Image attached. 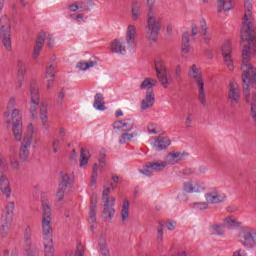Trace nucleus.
Masks as SVG:
<instances>
[{
	"label": "nucleus",
	"mask_w": 256,
	"mask_h": 256,
	"mask_svg": "<svg viewBox=\"0 0 256 256\" xmlns=\"http://www.w3.org/2000/svg\"><path fill=\"white\" fill-rule=\"evenodd\" d=\"M181 51L184 53V55H187V53L191 52V44H182Z\"/></svg>",
	"instance_id": "13d9d810"
},
{
	"label": "nucleus",
	"mask_w": 256,
	"mask_h": 256,
	"mask_svg": "<svg viewBox=\"0 0 256 256\" xmlns=\"http://www.w3.org/2000/svg\"><path fill=\"white\" fill-rule=\"evenodd\" d=\"M97 65V62L89 61V62H78L76 67L80 71H87V69H91V67H95Z\"/></svg>",
	"instance_id": "c9c22d12"
},
{
	"label": "nucleus",
	"mask_w": 256,
	"mask_h": 256,
	"mask_svg": "<svg viewBox=\"0 0 256 256\" xmlns=\"http://www.w3.org/2000/svg\"><path fill=\"white\" fill-rule=\"evenodd\" d=\"M225 226L223 224H213L211 226L212 235H217L218 237H221L225 235Z\"/></svg>",
	"instance_id": "f704fd0d"
},
{
	"label": "nucleus",
	"mask_w": 256,
	"mask_h": 256,
	"mask_svg": "<svg viewBox=\"0 0 256 256\" xmlns=\"http://www.w3.org/2000/svg\"><path fill=\"white\" fill-rule=\"evenodd\" d=\"M241 243L245 249H255L256 231L251 227L244 228Z\"/></svg>",
	"instance_id": "1a4fd4ad"
},
{
	"label": "nucleus",
	"mask_w": 256,
	"mask_h": 256,
	"mask_svg": "<svg viewBox=\"0 0 256 256\" xmlns=\"http://www.w3.org/2000/svg\"><path fill=\"white\" fill-rule=\"evenodd\" d=\"M183 191L184 193H202V191H205V185L199 183L195 180H190L188 182H185L183 184Z\"/></svg>",
	"instance_id": "6ab92c4d"
},
{
	"label": "nucleus",
	"mask_w": 256,
	"mask_h": 256,
	"mask_svg": "<svg viewBox=\"0 0 256 256\" xmlns=\"http://www.w3.org/2000/svg\"><path fill=\"white\" fill-rule=\"evenodd\" d=\"M115 201H117V199L112 197V202H102V219L105 223H111V221H113V217H115Z\"/></svg>",
	"instance_id": "9b49d317"
},
{
	"label": "nucleus",
	"mask_w": 256,
	"mask_h": 256,
	"mask_svg": "<svg viewBox=\"0 0 256 256\" xmlns=\"http://www.w3.org/2000/svg\"><path fill=\"white\" fill-rule=\"evenodd\" d=\"M99 173V166L94 164L92 168V183H97V175Z\"/></svg>",
	"instance_id": "49530a36"
},
{
	"label": "nucleus",
	"mask_w": 256,
	"mask_h": 256,
	"mask_svg": "<svg viewBox=\"0 0 256 256\" xmlns=\"http://www.w3.org/2000/svg\"><path fill=\"white\" fill-rule=\"evenodd\" d=\"M44 37L50 49H52V47H55V38H53V35L49 33H44Z\"/></svg>",
	"instance_id": "37998d69"
},
{
	"label": "nucleus",
	"mask_w": 256,
	"mask_h": 256,
	"mask_svg": "<svg viewBox=\"0 0 256 256\" xmlns=\"http://www.w3.org/2000/svg\"><path fill=\"white\" fill-rule=\"evenodd\" d=\"M149 135H163L165 132H162L161 130H157V129H149L148 130Z\"/></svg>",
	"instance_id": "69168bd1"
},
{
	"label": "nucleus",
	"mask_w": 256,
	"mask_h": 256,
	"mask_svg": "<svg viewBox=\"0 0 256 256\" xmlns=\"http://www.w3.org/2000/svg\"><path fill=\"white\" fill-rule=\"evenodd\" d=\"M231 41H226L222 46V55L224 57V63L229 69V71H233L235 66L233 65V59L231 58L232 53Z\"/></svg>",
	"instance_id": "f3484780"
},
{
	"label": "nucleus",
	"mask_w": 256,
	"mask_h": 256,
	"mask_svg": "<svg viewBox=\"0 0 256 256\" xmlns=\"http://www.w3.org/2000/svg\"><path fill=\"white\" fill-rule=\"evenodd\" d=\"M109 195H111V188H104L102 192V203L113 202V198L109 197Z\"/></svg>",
	"instance_id": "ea45409f"
},
{
	"label": "nucleus",
	"mask_w": 256,
	"mask_h": 256,
	"mask_svg": "<svg viewBox=\"0 0 256 256\" xmlns=\"http://www.w3.org/2000/svg\"><path fill=\"white\" fill-rule=\"evenodd\" d=\"M43 47L42 46H34V50H33V54H32V58L33 59H39V55H41V51H42Z\"/></svg>",
	"instance_id": "de8ad7c7"
},
{
	"label": "nucleus",
	"mask_w": 256,
	"mask_h": 256,
	"mask_svg": "<svg viewBox=\"0 0 256 256\" xmlns=\"http://www.w3.org/2000/svg\"><path fill=\"white\" fill-rule=\"evenodd\" d=\"M0 41L5 51H13V43L11 42V19L7 14L0 18Z\"/></svg>",
	"instance_id": "20e7f679"
},
{
	"label": "nucleus",
	"mask_w": 256,
	"mask_h": 256,
	"mask_svg": "<svg viewBox=\"0 0 256 256\" xmlns=\"http://www.w3.org/2000/svg\"><path fill=\"white\" fill-rule=\"evenodd\" d=\"M93 5H95L93 0H84V2H80V9H82V11H89Z\"/></svg>",
	"instance_id": "79ce46f5"
},
{
	"label": "nucleus",
	"mask_w": 256,
	"mask_h": 256,
	"mask_svg": "<svg viewBox=\"0 0 256 256\" xmlns=\"http://www.w3.org/2000/svg\"><path fill=\"white\" fill-rule=\"evenodd\" d=\"M25 75H27V63L23 60L17 61V87L21 89L25 83Z\"/></svg>",
	"instance_id": "a211bd4d"
},
{
	"label": "nucleus",
	"mask_w": 256,
	"mask_h": 256,
	"mask_svg": "<svg viewBox=\"0 0 256 256\" xmlns=\"http://www.w3.org/2000/svg\"><path fill=\"white\" fill-rule=\"evenodd\" d=\"M131 207V202L129 200L125 199L122 203L120 216L122 219V223H127L129 221V209Z\"/></svg>",
	"instance_id": "cd10ccee"
},
{
	"label": "nucleus",
	"mask_w": 256,
	"mask_h": 256,
	"mask_svg": "<svg viewBox=\"0 0 256 256\" xmlns=\"http://www.w3.org/2000/svg\"><path fill=\"white\" fill-rule=\"evenodd\" d=\"M156 76L164 89L169 87V78L167 77V67L165 66V60L156 58L154 61Z\"/></svg>",
	"instance_id": "0eeeda50"
},
{
	"label": "nucleus",
	"mask_w": 256,
	"mask_h": 256,
	"mask_svg": "<svg viewBox=\"0 0 256 256\" xmlns=\"http://www.w3.org/2000/svg\"><path fill=\"white\" fill-rule=\"evenodd\" d=\"M0 191L6 199L11 198V182L9 181V178L5 176L3 171H0Z\"/></svg>",
	"instance_id": "aec40b11"
},
{
	"label": "nucleus",
	"mask_w": 256,
	"mask_h": 256,
	"mask_svg": "<svg viewBox=\"0 0 256 256\" xmlns=\"http://www.w3.org/2000/svg\"><path fill=\"white\" fill-rule=\"evenodd\" d=\"M10 165H11L12 169H15L16 171H19V169L21 167L19 164V161L16 159H10Z\"/></svg>",
	"instance_id": "6e6d98bb"
},
{
	"label": "nucleus",
	"mask_w": 256,
	"mask_h": 256,
	"mask_svg": "<svg viewBox=\"0 0 256 256\" xmlns=\"http://www.w3.org/2000/svg\"><path fill=\"white\" fill-rule=\"evenodd\" d=\"M188 75L190 79H193L196 84L197 97L200 105L202 107H208L209 104L207 103V90H205V80H203V72L201 71V68L193 64L190 67Z\"/></svg>",
	"instance_id": "7ed1b4c3"
},
{
	"label": "nucleus",
	"mask_w": 256,
	"mask_h": 256,
	"mask_svg": "<svg viewBox=\"0 0 256 256\" xmlns=\"http://www.w3.org/2000/svg\"><path fill=\"white\" fill-rule=\"evenodd\" d=\"M192 209H195L196 211H205L206 209H209V204L206 202H194L192 203Z\"/></svg>",
	"instance_id": "58836bf2"
},
{
	"label": "nucleus",
	"mask_w": 256,
	"mask_h": 256,
	"mask_svg": "<svg viewBox=\"0 0 256 256\" xmlns=\"http://www.w3.org/2000/svg\"><path fill=\"white\" fill-rule=\"evenodd\" d=\"M233 9V1L231 0H218V13L221 11H225V13H229Z\"/></svg>",
	"instance_id": "c756f323"
},
{
	"label": "nucleus",
	"mask_w": 256,
	"mask_h": 256,
	"mask_svg": "<svg viewBox=\"0 0 256 256\" xmlns=\"http://www.w3.org/2000/svg\"><path fill=\"white\" fill-rule=\"evenodd\" d=\"M135 121L131 118L116 121L113 124V129H134Z\"/></svg>",
	"instance_id": "393cba45"
},
{
	"label": "nucleus",
	"mask_w": 256,
	"mask_h": 256,
	"mask_svg": "<svg viewBox=\"0 0 256 256\" xmlns=\"http://www.w3.org/2000/svg\"><path fill=\"white\" fill-rule=\"evenodd\" d=\"M32 236H33V230L31 229V226H27L24 230V244H23L25 256H37V254H35V252L31 250L33 247V243L31 241Z\"/></svg>",
	"instance_id": "4468645a"
},
{
	"label": "nucleus",
	"mask_w": 256,
	"mask_h": 256,
	"mask_svg": "<svg viewBox=\"0 0 256 256\" xmlns=\"http://www.w3.org/2000/svg\"><path fill=\"white\" fill-rule=\"evenodd\" d=\"M41 101V96L39 95V85L37 81L32 80L30 83V113L32 119H37L39 112H37V105Z\"/></svg>",
	"instance_id": "423d86ee"
},
{
	"label": "nucleus",
	"mask_w": 256,
	"mask_h": 256,
	"mask_svg": "<svg viewBox=\"0 0 256 256\" xmlns=\"http://www.w3.org/2000/svg\"><path fill=\"white\" fill-rule=\"evenodd\" d=\"M228 99L233 105H237V103L241 101V89L239 88V84L235 80L229 82Z\"/></svg>",
	"instance_id": "f8f14e48"
},
{
	"label": "nucleus",
	"mask_w": 256,
	"mask_h": 256,
	"mask_svg": "<svg viewBox=\"0 0 256 256\" xmlns=\"http://www.w3.org/2000/svg\"><path fill=\"white\" fill-rule=\"evenodd\" d=\"M137 26L129 24L126 29L125 42L128 45V49H135L137 47Z\"/></svg>",
	"instance_id": "2eb2a0df"
},
{
	"label": "nucleus",
	"mask_w": 256,
	"mask_h": 256,
	"mask_svg": "<svg viewBox=\"0 0 256 256\" xmlns=\"http://www.w3.org/2000/svg\"><path fill=\"white\" fill-rule=\"evenodd\" d=\"M49 110L47 103H42L40 105V120L43 127H49Z\"/></svg>",
	"instance_id": "a878e982"
},
{
	"label": "nucleus",
	"mask_w": 256,
	"mask_h": 256,
	"mask_svg": "<svg viewBox=\"0 0 256 256\" xmlns=\"http://www.w3.org/2000/svg\"><path fill=\"white\" fill-rule=\"evenodd\" d=\"M13 135L15 141H21V139H23V129H14Z\"/></svg>",
	"instance_id": "a18cd8bd"
},
{
	"label": "nucleus",
	"mask_w": 256,
	"mask_h": 256,
	"mask_svg": "<svg viewBox=\"0 0 256 256\" xmlns=\"http://www.w3.org/2000/svg\"><path fill=\"white\" fill-rule=\"evenodd\" d=\"M97 221V201H91L90 212H89V223H95Z\"/></svg>",
	"instance_id": "473e14b6"
},
{
	"label": "nucleus",
	"mask_w": 256,
	"mask_h": 256,
	"mask_svg": "<svg viewBox=\"0 0 256 256\" xmlns=\"http://www.w3.org/2000/svg\"><path fill=\"white\" fill-rule=\"evenodd\" d=\"M157 0H146L148 5L147 19H146V35L149 41L156 43L159 39V33H161V27H163V18L159 14V11L155 10V2Z\"/></svg>",
	"instance_id": "f03ea898"
},
{
	"label": "nucleus",
	"mask_w": 256,
	"mask_h": 256,
	"mask_svg": "<svg viewBox=\"0 0 256 256\" xmlns=\"http://www.w3.org/2000/svg\"><path fill=\"white\" fill-rule=\"evenodd\" d=\"M191 40L189 39V32H184L182 35V44H190Z\"/></svg>",
	"instance_id": "052dcab7"
},
{
	"label": "nucleus",
	"mask_w": 256,
	"mask_h": 256,
	"mask_svg": "<svg viewBox=\"0 0 256 256\" xmlns=\"http://www.w3.org/2000/svg\"><path fill=\"white\" fill-rule=\"evenodd\" d=\"M166 227H167L168 231H173V230H175V227H177V223L168 222V223H166Z\"/></svg>",
	"instance_id": "0e129e2a"
},
{
	"label": "nucleus",
	"mask_w": 256,
	"mask_h": 256,
	"mask_svg": "<svg viewBox=\"0 0 256 256\" xmlns=\"http://www.w3.org/2000/svg\"><path fill=\"white\" fill-rule=\"evenodd\" d=\"M98 247L102 256H109V249H107V240L101 236L98 238Z\"/></svg>",
	"instance_id": "2f4dec72"
},
{
	"label": "nucleus",
	"mask_w": 256,
	"mask_h": 256,
	"mask_svg": "<svg viewBox=\"0 0 256 256\" xmlns=\"http://www.w3.org/2000/svg\"><path fill=\"white\" fill-rule=\"evenodd\" d=\"M134 137H137V133H123L119 138V143L121 145H125V143H129V141H133Z\"/></svg>",
	"instance_id": "72a5a7b5"
},
{
	"label": "nucleus",
	"mask_w": 256,
	"mask_h": 256,
	"mask_svg": "<svg viewBox=\"0 0 256 256\" xmlns=\"http://www.w3.org/2000/svg\"><path fill=\"white\" fill-rule=\"evenodd\" d=\"M8 127L11 129H21L23 127V115L21 110L14 109L11 114V119H6Z\"/></svg>",
	"instance_id": "dca6fc26"
},
{
	"label": "nucleus",
	"mask_w": 256,
	"mask_h": 256,
	"mask_svg": "<svg viewBox=\"0 0 256 256\" xmlns=\"http://www.w3.org/2000/svg\"><path fill=\"white\" fill-rule=\"evenodd\" d=\"M93 107L94 109H97V111H105L107 109L105 106V97H103V94L97 93L94 96Z\"/></svg>",
	"instance_id": "bb28decb"
},
{
	"label": "nucleus",
	"mask_w": 256,
	"mask_h": 256,
	"mask_svg": "<svg viewBox=\"0 0 256 256\" xmlns=\"http://www.w3.org/2000/svg\"><path fill=\"white\" fill-rule=\"evenodd\" d=\"M33 143V130H27L24 133V139L20 147V159L21 161H27L29 159V153L31 149V144Z\"/></svg>",
	"instance_id": "6e6552de"
},
{
	"label": "nucleus",
	"mask_w": 256,
	"mask_h": 256,
	"mask_svg": "<svg viewBox=\"0 0 256 256\" xmlns=\"http://www.w3.org/2000/svg\"><path fill=\"white\" fill-rule=\"evenodd\" d=\"M140 173H142V175H146V177H149V175L153 173V169L151 168V165H146L140 170Z\"/></svg>",
	"instance_id": "09e8293b"
},
{
	"label": "nucleus",
	"mask_w": 256,
	"mask_h": 256,
	"mask_svg": "<svg viewBox=\"0 0 256 256\" xmlns=\"http://www.w3.org/2000/svg\"><path fill=\"white\" fill-rule=\"evenodd\" d=\"M171 145V140L167 137L159 136L154 139L153 147L155 151H163V149H167Z\"/></svg>",
	"instance_id": "5701e85b"
},
{
	"label": "nucleus",
	"mask_w": 256,
	"mask_h": 256,
	"mask_svg": "<svg viewBox=\"0 0 256 256\" xmlns=\"http://www.w3.org/2000/svg\"><path fill=\"white\" fill-rule=\"evenodd\" d=\"M153 105H155V92H146V96L140 104V109L147 111V109H151Z\"/></svg>",
	"instance_id": "4be33fe9"
},
{
	"label": "nucleus",
	"mask_w": 256,
	"mask_h": 256,
	"mask_svg": "<svg viewBox=\"0 0 256 256\" xmlns=\"http://www.w3.org/2000/svg\"><path fill=\"white\" fill-rule=\"evenodd\" d=\"M0 167L3 171H7L9 169V164L3 158V155L0 153Z\"/></svg>",
	"instance_id": "864d4df0"
},
{
	"label": "nucleus",
	"mask_w": 256,
	"mask_h": 256,
	"mask_svg": "<svg viewBox=\"0 0 256 256\" xmlns=\"http://www.w3.org/2000/svg\"><path fill=\"white\" fill-rule=\"evenodd\" d=\"M60 147H61V141L55 140L52 143V151H53V153H59Z\"/></svg>",
	"instance_id": "5fc2aeb1"
},
{
	"label": "nucleus",
	"mask_w": 256,
	"mask_h": 256,
	"mask_svg": "<svg viewBox=\"0 0 256 256\" xmlns=\"http://www.w3.org/2000/svg\"><path fill=\"white\" fill-rule=\"evenodd\" d=\"M14 107H17V99H15V97H11L8 100L7 109H14Z\"/></svg>",
	"instance_id": "603ef678"
},
{
	"label": "nucleus",
	"mask_w": 256,
	"mask_h": 256,
	"mask_svg": "<svg viewBox=\"0 0 256 256\" xmlns=\"http://www.w3.org/2000/svg\"><path fill=\"white\" fill-rule=\"evenodd\" d=\"M42 239L44 256H55L53 228H51V205L47 202L42 203Z\"/></svg>",
	"instance_id": "f257e3e1"
},
{
	"label": "nucleus",
	"mask_w": 256,
	"mask_h": 256,
	"mask_svg": "<svg viewBox=\"0 0 256 256\" xmlns=\"http://www.w3.org/2000/svg\"><path fill=\"white\" fill-rule=\"evenodd\" d=\"M71 185H73V178H70L67 174H62V180L56 192L57 201H63V198L65 197V192L67 191L68 187H71Z\"/></svg>",
	"instance_id": "ddd939ff"
},
{
	"label": "nucleus",
	"mask_w": 256,
	"mask_h": 256,
	"mask_svg": "<svg viewBox=\"0 0 256 256\" xmlns=\"http://www.w3.org/2000/svg\"><path fill=\"white\" fill-rule=\"evenodd\" d=\"M91 154H89V150L86 148H81L80 150V167H85L89 164V158Z\"/></svg>",
	"instance_id": "7c9ffc66"
},
{
	"label": "nucleus",
	"mask_w": 256,
	"mask_h": 256,
	"mask_svg": "<svg viewBox=\"0 0 256 256\" xmlns=\"http://www.w3.org/2000/svg\"><path fill=\"white\" fill-rule=\"evenodd\" d=\"M224 225H226V227H235V225H237V221H235L233 216H228L224 219Z\"/></svg>",
	"instance_id": "c03bdc74"
},
{
	"label": "nucleus",
	"mask_w": 256,
	"mask_h": 256,
	"mask_svg": "<svg viewBox=\"0 0 256 256\" xmlns=\"http://www.w3.org/2000/svg\"><path fill=\"white\" fill-rule=\"evenodd\" d=\"M156 241L157 243H163V226L158 228Z\"/></svg>",
	"instance_id": "3c124183"
},
{
	"label": "nucleus",
	"mask_w": 256,
	"mask_h": 256,
	"mask_svg": "<svg viewBox=\"0 0 256 256\" xmlns=\"http://www.w3.org/2000/svg\"><path fill=\"white\" fill-rule=\"evenodd\" d=\"M204 197L209 205H217L219 203H225V200L227 199V196L225 195V193H222L217 189L210 190L208 193L205 194Z\"/></svg>",
	"instance_id": "9d476101"
},
{
	"label": "nucleus",
	"mask_w": 256,
	"mask_h": 256,
	"mask_svg": "<svg viewBox=\"0 0 256 256\" xmlns=\"http://www.w3.org/2000/svg\"><path fill=\"white\" fill-rule=\"evenodd\" d=\"M152 171H163L167 167V162H154L150 164Z\"/></svg>",
	"instance_id": "a19ab883"
},
{
	"label": "nucleus",
	"mask_w": 256,
	"mask_h": 256,
	"mask_svg": "<svg viewBox=\"0 0 256 256\" xmlns=\"http://www.w3.org/2000/svg\"><path fill=\"white\" fill-rule=\"evenodd\" d=\"M143 13V9L139 5H133L132 6V19L134 21H137L139 17H141V14Z\"/></svg>",
	"instance_id": "e433bc0d"
},
{
	"label": "nucleus",
	"mask_w": 256,
	"mask_h": 256,
	"mask_svg": "<svg viewBox=\"0 0 256 256\" xmlns=\"http://www.w3.org/2000/svg\"><path fill=\"white\" fill-rule=\"evenodd\" d=\"M175 76L181 77V65H177L175 68Z\"/></svg>",
	"instance_id": "774afa93"
},
{
	"label": "nucleus",
	"mask_w": 256,
	"mask_h": 256,
	"mask_svg": "<svg viewBox=\"0 0 256 256\" xmlns=\"http://www.w3.org/2000/svg\"><path fill=\"white\" fill-rule=\"evenodd\" d=\"M110 51L112 53H125V44L119 39L113 40V42L110 44Z\"/></svg>",
	"instance_id": "c85d7f7f"
},
{
	"label": "nucleus",
	"mask_w": 256,
	"mask_h": 256,
	"mask_svg": "<svg viewBox=\"0 0 256 256\" xmlns=\"http://www.w3.org/2000/svg\"><path fill=\"white\" fill-rule=\"evenodd\" d=\"M200 28H201V31H202V35H207V21L205 20H201L200 21Z\"/></svg>",
	"instance_id": "4d7b16f0"
},
{
	"label": "nucleus",
	"mask_w": 256,
	"mask_h": 256,
	"mask_svg": "<svg viewBox=\"0 0 256 256\" xmlns=\"http://www.w3.org/2000/svg\"><path fill=\"white\" fill-rule=\"evenodd\" d=\"M250 115L253 119V122L256 123V104H252Z\"/></svg>",
	"instance_id": "680f3d73"
},
{
	"label": "nucleus",
	"mask_w": 256,
	"mask_h": 256,
	"mask_svg": "<svg viewBox=\"0 0 256 256\" xmlns=\"http://www.w3.org/2000/svg\"><path fill=\"white\" fill-rule=\"evenodd\" d=\"M46 79H54L55 78V63H50L46 67Z\"/></svg>",
	"instance_id": "4c0bfd02"
},
{
	"label": "nucleus",
	"mask_w": 256,
	"mask_h": 256,
	"mask_svg": "<svg viewBox=\"0 0 256 256\" xmlns=\"http://www.w3.org/2000/svg\"><path fill=\"white\" fill-rule=\"evenodd\" d=\"M191 123H193V115L188 114L186 119H185V125L186 127H191Z\"/></svg>",
	"instance_id": "e2e57ef3"
},
{
	"label": "nucleus",
	"mask_w": 256,
	"mask_h": 256,
	"mask_svg": "<svg viewBox=\"0 0 256 256\" xmlns=\"http://www.w3.org/2000/svg\"><path fill=\"white\" fill-rule=\"evenodd\" d=\"M154 87H157V79L147 77L142 81V83L139 86V89L141 91H146V93H149V92L153 93Z\"/></svg>",
	"instance_id": "b1692460"
},
{
	"label": "nucleus",
	"mask_w": 256,
	"mask_h": 256,
	"mask_svg": "<svg viewBox=\"0 0 256 256\" xmlns=\"http://www.w3.org/2000/svg\"><path fill=\"white\" fill-rule=\"evenodd\" d=\"M55 85V81L53 80V78H50L47 83H46V88L49 89H53V86Z\"/></svg>",
	"instance_id": "338daca9"
},
{
	"label": "nucleus",
	"mask_w": 256,
	"mask_h": 256,
	"mask_svg": "<svg viewBox=\"0 0 256 256\" xmlns=\"http://www.w3.org/2000/svg\"><path fill=\"white\" fill-rule=\"evenodd\" d=\"M84 253L83 249L78 248L75 253L68 252L66 256H83Z\"/></svg>",
	"instance_id": "bf43d9fd"
},
{
	"label": "nucleus",
	"mask_w": 256,
	"mask_h": 256,
	"mask_svg": "<svg viewBox=\"0 0 256 256\" xmlns=\"http://www.w3.org/2000/svg\"><path fill=\"white\" fill-rule=\"evenodd\" d=\"M185 157H189V153L172 152L167 155L166 161L169 165H175V163H179V161H183V159H185Z\"/></svg>",
	"instance_id": "412c9836"
},
{
	"label": "nucleus",
	"mask_w": 256,
	"mask_h": 256,
	"mask_svg": "<svg viewBox=\"0 0 256 256\" xmlns=\"http://www.w3.org/2000/svg\"><path fill=\"white\" fill-rule=\"evenodd\" d=\"M15 202H8L5 212L2 214L0 220V235L1 237H7L13 223V217L15 215Z\"/></svg>",
	"instance_id": "39448f33"
},
{
	"label": "nucleus",
	"mask_w": 256,
	"mask_h": 256,
	"mask_svg": "<svg viewBox=\"0 0 256 256\" xmlns=\"http://www.w3.org/2000/svg\"><path fill=\"white\" fill-rule=\"evenodd\" d=\"M45 41H46V38H45V33H42L38 36L37 40H36V46H39V47H43V45H45Z\"/></svg>",
	"instance_id": "8fccbe9b"
}]
</instances>
